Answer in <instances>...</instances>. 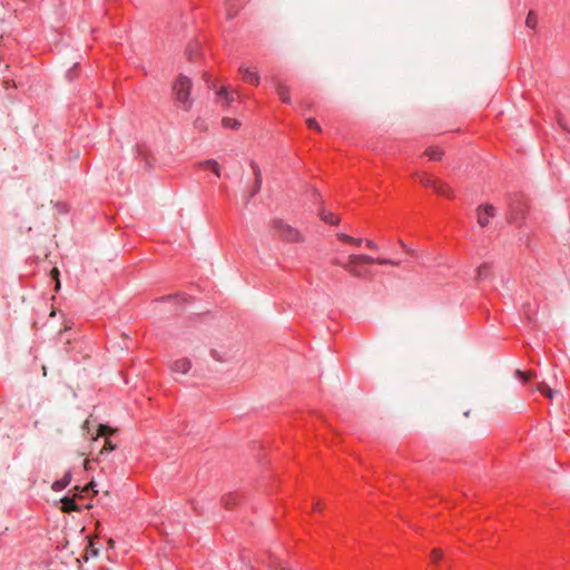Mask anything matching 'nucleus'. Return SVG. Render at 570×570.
I'll return each instance as SVG.
<instances>
[{"instance_id":"3","label":"nucleus","mask_w":570,"mask_h":570,"mask_svg":"<svg viewBox=\"0 0 570 570\" xmlns=\"http://www.w3.org/2000/svg\"><path fill=\"white\" fill-rule=\"evenodd\" d=\"M528 205L523 195L515 194L509 199L508 222L521 225L525 218Z\"/></svg>"},{"instance_id":"15","label":"nucleus","mask_w":570,"mask_h":570,"mask_svg":"<svg viewBox=\"0 0 570 570\" xmlns=\"http://www.w3.org/2000/svg\"><path fill=\"white\" fill-rule=\"evenodd\" d=\"M200 166L204 167L205 169H209V170L214 171V174L217 177L220 176L219 165L216 160H214V159L206 160V161L202 163Z\"/></svg>"},{"instance_id":"4","label":"nucleus","mask_w":570,"mask_h":570,"mask_svg":"<svg viewBox=\"0 0 570 570\" xmlns=\"http://www.w3.org/2000/svg\"><path fill=\"white\" fill-rule=\"evenodd\" d=\"M272 229L275 236L285 242H301V234L298 233V230L287 225L282 219H273Z\"/></svg>"},{"instance_id":"10","label":"nucleus","mask_w":570,"mask_h":570,"mask_svg":"<svg viewBox=\"0 0 570 570\" xmlns=\"http://www.w3.org/2000/svg\"><path fill=\"white\" fill-rule=\"evenodd\" d=\"M250 167H252L253 173H254L255 183H254V187H253V190H252V194H250L249 198L254 197L256 194L259 193L261 187H262V183H263L262 171H261L259 166L256 165L255 161H252L250 163Z\"/></svg>"},{"instance_id":"16","label":"nucleus","mask_w":570,"mask_h":570,"mask_svg":"<svg viewBox=\"0 0 570 570\" xmlns=\"http://www.w3.org/2000/svg\"><path fill=\"white\" fill-rule=\"evenodd\" d=\"M491 266L489 264H482L478 267V279H487L490 275Z\"/></svg>"},{"instance_id":"7","label":"nucleus","mask_w":570,"mask_h":570,"mask_svg":"<svg viewBox=\"0 0 570 570\" xmlns=\"http://www.w3.org/2000/svg\"><path fill=\"white\" fill-rule=\"evenodd\" d=\"M423 185L431 187L434 189L435 193L439 195H444L446 197L452 195L451 188L448 187V185H444L441 181H438L434 178H424L422 179Z\"/></svg>"},{"instance_id":"12","label":"nucleus","mask_w":570,"mask_h":570,"mask_svg":"<svg viewBox=\"0 0 570 570\" xmlns=\"http://www.w3.org/2000/svg\"><path fill=\"white\" fill-rule=\"evenodd\" d=\"M274 86H276V91H277V95H278L279 99L282 100V102L286 104V105H289L291 104V97H289V89H288V87L285 86L281 81L274 82Z\"/></svg>"},{"instance_id":"14","label":"nucleus","mask_w":570,"mask_h":570,"mask_svg":"<svg viewBox=\"0 0 570 570\" xmlns=\"http://www.w3.org/2000/svg\"><path fill=\"white\" fill-rule=\"evenodd\" d=\"M320 218L328 225H336L338 223V217L326 209L320 210Z\"/></svg>"},{"instance_id":"5","label":"nucleus","mask_w":570,"mask_h":570,"mask_svg":"<svg viewBox=\"0 0 570 570\" xmlns=\"http://www.w3.org/2000/svg\"><path fill=\"white\" fill-rule=\"evenodd\" d=\"M116 431L109 425H99L98 426V436L105 438V445L100 450V454L109 453L110 451L116 450V444L110 441V435H112Z\"/></svg>"},{"instance_id":"24","label":"nucleus","mask_w":570,"mask_h":570,"mask_svg":"<svg viewBox=\"0 0 570 570\" xmlns=\"http://www.w3.org/2000/svg\"><path fill=\"white\" fill-rule=\"evenodd\" d=\"M306 124L311 130H317V131L321 130L318 122L314 118H308Z\"/></svg>"},{"instance_id":"13","label":"nucleus","mask_w":570,"mask_h":570,"mask_svg":"<svg viewBox=\"0 0 570 570\" xmlns=\"http://www.w3.org/2000/svg\"><path fill=\"white\" fill-rule=\"evenodd\" d=\"M71 471L65 472L60 480L52 482L51 489L56 492L65 490V488H67L71 482Z\"/></svg>"},{"instance_id":"28","label":"nucleus","mask_w":570,"mask_h":570,"mask_svg":"<svg viewBox=\"0 0 570 570\" xmlns=\"http://www.w3.org/2000/svg\"><path fill=\"white\" fill-rule=\"evenodd\" d=\"M338 240L351 243L353 240V237L347 234H337Z\"/></svg>"},{"instance_id":"8","label":"nucleus","mask_w":570,"mask_h":570,"mask_svg":"<svg viewBox=\"0 0 570 570\" xmlns=\"http://www.w3.org/2000/svg\"><path fill=\"white\" fill-rule=\"evenodd\" d=\"M216 99L222 107L228 108L235 100L234 91L228 90L226 87L219 88L216 92Z\"/></svg>"},{"instance_id":"31","label":"nucleus","mask_w":570,"mask_h":570,"mask_svg":"<svg viewBox=\"0 0 570 570\" xmlns=\"http://www.w3.org/2000/svg\"><path fill=\"white\" fill-rule=\"evenodd\" d=\"M278 566H279V570H291V568L283 564V562H278Z\"/></svg>"},{"instance_id":"11","label":"nucleus","mask_w":570,"mask_h":570,"mask_svg":"<svg viewBox=\"0 0 570 570\" xmlns=\"http://www.w3.org/2000/svg\"><path fill=\"white\" fill-rule=\"evenodd\" d=\"M191 363L188 358H179L177 361H173L171 371L180 374H186L190 370Z\"/></svg>"},{"instance_id":"29","label":"nucleus","mask_w":570,"mask_h":570,"mask_svg":"<svg viewBox=\"0 0 570 570\" xmlns=\"http://www.w3.org/2000/svg\"><path fill=\"white\" fill-rule=\"evenodd\" d=\"M365 245H367V247H368L370 249H373V250H375V249H377V248H379L377 244H376V243H374V242H373V240H371V239L365 240Z\"/></svg>"},{"instance_id":"26","label":"nucleus","mask_w":570,"mask_h":570,"mask_svg":"<svg viewBox=\"0 0 570 570\" xmlns=\"http://www.w3.org/2000/svg\"><path fill=\"white\" fill-rule=\"evenodd\" d=\"M236 499H237V495H228V497H224V503H225V507H229L230 503L233 502H236Z\"/></svg>"},{"instance_id":"1","label":"nucleus","mask_w":570,"mask_h":570,"mask_svg":"<svg viewBox=\"0 0 570 570\" xmlns=\"http://www.w3.org/2000/svg\"><path fill=\"white\" fill-rule=\"evenodd\" d=\"M335 265L342 267L348 274L354 275L356 277H361L364 275L363 265L379 264V265H390L396 266L397 262L390 258H372L368 255H351L347 257L346 262L343 263L336 259Z\"/></svg>"},{"instance_id":"21","label":"nucleus","mask_w":570,"mask_h":570,"mask_svg":"<svg viewBox=\"0 0 570 570\" xmlns=\"http://www.w3.org/2000/svg\"><path fill=\"white\" fill-rule=\"evenodd\" d=\"M537 390H538V392L544 394L548 397H552V395H553L552 389L549 387L548 385L543 384V383L538 385Z\"/></svg>"},{"instance_id":"18","label":"nucleus","mask_w":570,"mask_h":570,"mask_svg":"<svg viewBox=\"0 0 570 570\" xmlns=\"http://www.w3.org/2000/svg\"><path fill=\"white\" fill-rule=\"evenodd\" d=\"M430 160L438 161L442 159L443 151L438 148H430L426 150Z\"/></svg>"},{"instance_id":"30","label":"nucleus","mask_w":570,"mask_h":570,"mask_svg":"<svg viewBox=\"0 0 570 570\" xmlns=\"http://www.w3.org/2000/svg\"><path fill=\"white\" fill-rule=\"evenodd\" d=\"M363 243V239L362 238H355L353 237V240H351V244H354V245H361Z\"/></svg>"},{"instance_id":"19","label":"nucleus","mask_w":570,"mask_h":570,"mask_svg":"<svg viewBox=\"0 0 570 570\" xmlns=\"http://www.w3.org/2000/svg\"><path fill=\"white\" fill-rule=\"evenodd\" d=\"M237 7L234 0H229L226 3V13L228 19H233L237 14Z\"/></svg>"},{"instance_id":"23","label":"nucleus","mask_w":570,"mask_h":570,"mask_svg":"<svg viewBox=\"0 0 570 570\" xmlns=\"http://www.w3.org/2000/svg\"><path fill=\"white\" fill-rule=\"evenodd\" d=\"M55 208L60 214H67L68 213V206L63 202H56L55 203Z\"/></svg>"},{"instance_id":"9","label":"nucleus","mask_w":570,"mask_h":570,"mask_svg":"<svg viewBox=\"0 0 570 570\" xmlns=\"http://www.w3.org/2000/svg\"><path fill=\"white\" fill-rule=\"evenodd\" d=\"M238 71L243 75V81L246 83L258 86L261 83V76L256 71H253L250 68L240 67Z\"/></svg>"},{"instance_id":"2","label":"nucleus","mask_w":570,"mask_h":570,"mask_svg":"<svg viewBox=\"0 0 570 570\" xmlns=\"http://www.w3.org/2000/svg\"><path fill=\"white\" fill-rule=\"evenodd\" d=\"M191 81L186 76L180 73L177 80L173 83V95L176 99L178 108L189 111L193 107V99L190 98Z\"/></svg>"},{"instance_id":"27","label":"nucleus","mask_w":570,"mask_h":570,"mask_svg":"<svg viewBox=\"0 0 570 570\" xmlns=\"http://www.w3.org/2000/svg\"><path fill=\"white\" fill-rule=\"evenodd\" d=\"M441 560H442V552H441V551H439V550H434V551L432 552V561H434V562H439V561H441Z\"/></svg>"},{"instance_id":"20","label":"nucleus","mask_w":570,"mask_h":570,"mask_svg":"<svg viewBox=\"0 0 570 570\" xmlns=\"http://www.w3.org/2000/svg\"><path fill=\"white\" fill-rule=\"evenodd\" d=\"M525 26L527 28L531 29H534L537 27V14L534 11L528 12L525 18Z\"/></svg>"},{"instance_id":"25","label":"nucleus","mask_w":570,"mask_h":570,"mask_svg":"<svg viewBox=\"0 0 570 570\" xmlns=\"http://www.w3.org/2000/svg\"><path fill=\"white\" fill-rule=\"evenodd\" d=\"M515 376L518 379H521L523 380L524 382H527L530 377H532V374H527L525 372H523L522 370H517L515 371Z\"/></svg>"},{"instance_id":"33","label":"nucleus","mask_w":570,"mask_h":570,"mask_svg":"<svg viewBox=\"0 0 570 570\" xmlns=\"http://www.w3.org/2000/svg\"><path fill=\"white\" fill-rule=\"evenodd\" d=\"M52 274H55V275H59V272H58L56 268H53V269H52Z\"/></svg>"},{"instance_id":"17","label":"nucleus","mask_w":570,"mask_h":570,"mask_svg":"<svg viewBox=\"0 0 570 570\" xmlns=\"http://www.w3.org/2000/svg\"><path fill=\"white\" fill-rule=\"evenodd\" d=\"M242 124L238 122L236 119L234 118H228V117H225L223 119V126L226 128V129H233V130H237L239 128Z\"/></svg>"},{"instance_id":"32","label":"nucleus","mask_w":570,"mask_h":570,"mask_svg":"<svg viewBox=\"0 0 570 570\" xmlns=\"http://www.w3.org/2000/svg\"><path fill=\"white\" fill-rule=\"evenodd\" d=\"M68 331H69V328H65V331H61V332H60V337H62L63 333H66V332H68Z\"/></svg>"},{"instance_id":"22","label":"nucleus","mask_w":570,"mask_h":570,"mask_svg":"<svg viewBox=\"0 0 570 570\" xmlns=\"http://www.w3.org/2000/svg\"><path fill=\"white\" fill-rule=\"evenodd\" d=\"M62 504L65 508H67V510L71 511V510H75L77 509V504L75 503V501L68 497H65L62 499Z\"/></svg>"},{"instance_id":"6","label":"nucleus","mask_w":570,"mask_h":570,"mask_svg":"<svg viewBox=\"0 0 570 570\" xmlns=\"http://www.w3.org/2000/svg\"><path fill=\"white\" fill-rule=\"evenodd\" d=\"M495 216V208L492 205H483L478 209L479 226L485 227L489 225L490 219Z\"/></svg>"}]
</instances>
